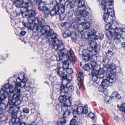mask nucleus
Wrapping results in <instances>:
<instances>
[{
	"label": "nucleus",
	"mask_w": 125,
	"mask_h": 125,
	"mask_svg": "<svg viewBox=\"0 0 125 125\" xmlns=\"http://www.w3.org/2000/svg\"><path fill=\"white\" fill-rule=\"evenodd\" d=\"M24 75L21 74L19 75L17 79L16 82L13 81L12 83L15 84V87L14 89V85H9L8 84H5L4 87L6 89H9V103H12V100L13 98L15 100V103L16 104L21 102L20 97L21 90L20 87L21 88L24 87L26 84V83L27 81L26 78L24 77Z\"/></svg>",
	"instance_id": "f257e3e1"
},
{
	"label": "nucleus",
	"mask_w": 125,
	"mask_h": 125,
	"mask_svg": "<svg viewBox=\"0 0 125 125\" xmlns=\"http://www.w3.org/2000/svg\"><path fill=\"white\" fill-rule=\"evenodd\" d=\"M58 57H56L57 61H60L63 59H67V61L65 60L63 63V67L58 66L55 69L57 75L62 78V81L64 79H68L67 75L65 73L66 69L68 68L70 63H72L73 64L75 63V61L70 57V53L65 49H63L62 50H60L58 53Z\"/></svg>",
	"instance_id": "f03ea898"
},
{
	"label": "nucleus",
	"mask_w": 125,
	"mask_h": 125,
	"mask_svg": "<svg viewBox=\"0 0 125 125\" xmlns=\"http://www.w3.org/2000/svg\"><path fill=\"white\" fill-rule=\"evenodd\" d=\"M43 35L47 39V42L53 46V48L56 50H63V44L61 41L57 39L58 35L53 32L48 25L44 26L43 28Z\"/></svg>",
	"instance_id": "7ed1b4c3"
},
{
	"label": "nucleus",
	"mask_w": 125,
	"mask_h": 125,
	"mask_svg": "<svg viewBox=\"0 0 125 125\" xmlns=\"http://www.w3.org/2000/svg\"><path fill=\"white\" fill-rule=\"evenodd\" d=\"M109 68L108 70L109 71L106 72V76H103V80L102 81V88H105L107 87L109 83H113L116 80V68L115 64L112 63L109 65Z\"/></svg>",
	"instance_id": "20e7f679"
},
{
	"label": "nucleus",
	"mask_w": 125,
	"mask_h": 125,
	"mask_svg": "<svg viewBox=\"0 0 125 125\" xmlns=\"http://www.w3.org/2000/svg\"><path fill=\"white\" fill-rule=\"evenodd\" d=\"M48 4V3L43 1L40 2L38 5V9L44 12L45 18L48 17L49 16L50 13L52 17L59 14V7L57 4L54 5L53 9L50 12H49V9L46 6Z\"/></svg>",
	"instance_id": "39448f33"
},
{
	"label": "nucleus",
	"mask_w": 125,
	"mask_h": 125,
	"mask_svg": "<svg viewBox=\"0 0 125 125\" xmlns=\"http://www.w3.org/2000/svg\"><path fill=\"white\" fill-rule=\"evenodd\" d=\"M112 26V25L110 23L106 25V29L105 33L106 36L108 37H114L115 40L118 41L119 42L120 41V38L121 37V34L122 33V29L116 28L115 29Z\"/></svg>",
	"instance_id": "423d86ee"
},
{
	"label": "nucleus",
	"mask_w": 125,
	"mask_h": 125,
	"mask_svg": "<svg viewBox=\"0 0 125 125\" xmlns=\"http://www.w3.org/2000/svg\"><path fill=\"white\" fill-rule=\"evenodd\" d=\"M32 5L31 6H28L26 8H21L20 10L23 17H28V19L29 22L33 24V23H35V19L38 17H35V11L32 9Z\"/></svg>",
	"instance_id": "0eeeda50"
},
{
	"label": "nucleus",
	"mask_w": 125,
	"mask_h": 125,
	"mask_svg": "<svg viewBox=\"0 0 125 125\" xmlns=\"http://www.w3.org/2000/svg\"><path fill=\"white\" fill-rule=\"evenodd\" d=\"M91 32L90 34L88 39L89 41V47L88 48V50L89 51L91 52H93L94 54L97 53V52L96 50L97 46V44L94 40H97V37L93 34V31Z\"/></svg>",
	"instance_id": "6e6552de"
},
{
	"label": "nucleus",
	"mask_w": 125,
	"mask_h": 125,
	"mask_svg": "<svg viewBox=\"0 0 125 125\" xmlns=\"http://www.w3.org/2000/svg\"><path fill=\"white\" fill-rule=\"evenodd\" d=\"M15 98H13L12 100V103H9V98H8V103L6 106L5 104L2 103V102H0L1 104H0V108L3 110H5L6 108H8L9 109V111L12 114L15 113V110H14V108L13 107V106H17L20 105L22 102L21 99V102L19 103H17L18 104H15V100L13 99H15Z\"/></svg>",
	"instance_id": "1a4fd4ad"
},
{
	"label": "nucleus",
	"mask_w": 125,
	"mask_h": 125,
	"mask_svg": "<svg viewBox=\"0 0 125 125\" xmlns=\"http://www.w3.org/2000/svg\"><path fill=\"white\" fill-rule=\"evenodd\" d=\"M13 6L17 8H26L32 5V2L30 0H14Z\"/></svg>",
	"instance_id": "9d476101"
},
{
	"label": "nucleus",
	"mask_w": 125,
	"mask_h": 125,
	"mask_svg": "<svg viewBox=\"0 0 125 125\" xmlns=\"http://www.w3.org/2000/svg\"><path fill=\"white\" fill-rule=\"evenodd\" d=\"M101 68H100L98 70H93L92 74V81L93 82V84L96 86L97 84H98L99 82L101 79L102 71H101Z\"/></svg>",
	"instance_id": "9b49d317"
},
{
	"label": "nucleus",
	"mask_w": 125,
	"mask_h": 125,
	"mask_svg": "<svg viewBox=\"0 0 125 125\" xmlns=\"http://www.w3.org/2000/svg\"><path fill=\"white\" fill-rule=\"evenodd\" d=\"M45 22L44 20L42 18L40 19L38 17H37L35 19V22L34 24V25L33 24V29H36L38 31H41V28L42 30L41 31L42 34L43 32V27L46 25H44L43 24Z\"/></svg>",
	"instance_id": "f8f14e48"
},
{
	"label": "nucleus",
	"mask_w": 125,
	"mask_h": 125,
	"mask_svg": "<svg viewBox=\"0 0 125 125\" xmlns=\"http://www.w3.org/2000/svg\"><path fill=\"white\" fill-rule=\"evenodd\" d=\"M69 76L70 77L69 79H64L62 81V83L61 85V87L60 88L61 91L60 93L62 94V92L67 93L68 92V84L70 83L72 78V76L71 74L69 75Z\"/></svg>",
	"instance_id": "ddd939ff"
},
{
	"label": "nucleus",
	"mask_w": 125,
	"mask_h": 125,
	"mask_svg": "<svg viewBox=\"0 0 125 125\" xmlns=\"http://www.w3.org/2000/svg\"><path fill=\"white\" fill-rule=\"evenodd\" d=\"M71 20L70 21L71 22H72V26L73 28L76 30L78 32L79 34H81L83 30V24H80L77 25L78 24L77 20L72 17H71Z\"/></svg>",
	"instance_id": "4468645a"
},
{
	"label": "nucleus",
	"mask_w": 125,
	"mask_h": 125,
	"mask_svg": "<svg viewBox=\"0 0 125 125\" xmlns=\"http://www.w3.org/2000/svg\"><path fill=\"white\" fill-rule=\"evenodd\" d=\"M72 98L71 94L68 93L61 95L59 97V100L60 102L61 103H71Z\"/></svg>",
	"instance_id": "2eb2a0df"
},
{
	"label": "nucleus",
	"mask_w": 125,
	"mask_h": 125,
	"mask_svg": "<svg viewBox=\"0 0 125 125\" xmlns=\"http://www.w3.org/2000/svg\"><path fill=\"white\" fill-rule=\"evenodd\" d=\"M87 106H85L84 107L82 106L78 107L76 110H74L73 112V116L76 118L77 116L74 115V114L76 113L77 114H87L88 112L87 109Z\"/></svg>",
	"instance_id": "dca6fc26"
},
{
	"label": "nucleus",
	"mask_w": 125,
	"mask_h": 125,
	"mask_svg": "<svg viewBox=\"0 0 125 125\" xmlns=\"http://www.w3.org/2000/svg\"><path fill=\"white\" fill-rule=\"evenodd\" d=\"M74 3L75 5L77 6V8L76 10H79L81 9L85 8L84 5V1L81 0H74Z\"/></svg>",
	"instance_id": "f3484780"
},
{
	"label": "nucleus",
	"mask_w": 125,
	"mask_h": 125,
	"mask_svg": "<svg viewBox=\"0 0 125 125\" xmlns=\"http://www.w3.org/2000/svg\"><path fill=\"white\" fill-rule=\"evenodd\" d=\"M75 13L77 16H82L83 17L87 16L89 14V13L86 10L85 8L79 10H75Z\"/></svg>",
	"instance_id": "a211bd4d"
},
{
	"label": "nucleus",
	"mask_w": 125,
	"mask_h": 125,
	"mask_svg": "<svg viewBox=\"0 0 125 125\" xmlns=\"http://www.w3.org/2000/svg\"><path fill=\"white\" fill-rule=\"evenodd\" d=\"M71 104V103H65L62 106L61 110L62 111L64 112L63 113V116H64L67 113L68 115L70 114L71 112L68 111H67V110L68 107H70Z\"/></svg>",
	"instance_id": "6ab92c4d"
},
{
	"label": "nucleus",
	"mask_w": 125,
	"mask_h": 125,
	"mask_svg": "<svg viewBox=\"0 0 125 125\" xmlns=\"http://www.w3.org/2000/svg\"><path fill=\"white\" fill-rule=\"evenodd\" d=\"M83 73L82 72H79L78 74H77L76 76L79 82L78 83V85L80 89H81V83L80 82V81H83Z\"/></svg>",
	"instance_id": "aec40b11"
},
{
	"label": "nucleus",
	"mask_w": 125,
	"mask_h": 125,
	"mask_svg": "<svg viewBox=\"0 0 125 125\" xmlns=\"http://www.w3.org/2000/svg\"><path fill=\"white\" fill-rule=\"evenodd\" d=\"M3 94H1L0 96V101L2 102L4 100L7 98L8 95L9 96V93L8 92L7 89H6L4 90H3Z\"/></svg>",
	"instance_id": "412c9836"
},
{
	"label": "nucleus",
	"mask_w": 125,
	"mask_h": 125,
	"mask_svg": "<svg viewBox=\"0 0 125 125\" xmlns=\"http://www.w3.org/2000/svg\"><path fill=\"white\" fill-rule=\"evenodd\" d=\"M20 119L19 118L15 117H12L11 120L9 121V124L10 125H14L15 124L17 125L19 123V121H20Z\"/></svg>",
	"instance_id": "4be33fe9"
},
{
	"label": "nucleus",
	"mask_w": 125,
	"mask_h": 125,
	"mask_svg": "<svg viewBox=\"0 0 125 125\" xmlns=\"http://www.w3.org/2000/svg\"><path fill=\"white\" fill-rule=\"evenodd\" d=\"M88 50H84L82 52V54L83 57H87L88 58L89 56L90 55H96V53L95 54H94L93 53L89 51Z\"/></svg>",
	"instance_id": "5701e85b"
},
{
	"label": "nucleus",
	"mask_w": 125,
	"mask_h": 125,
	"mask_svg": "<svg viewBox=\"0 0 125 125\" xmlns=\"http://www.w3.org/2000/svg\"><path fill=\"white\" fill-rule=\"evenodd\" d=\"M65 4L66 5V7L68 8L72 9L75 6V4L72 3V1L70 0H68L66 1Z\"/></svg>",
	"instance_id": "b1692460"
},
{
	"label": "nucleus",
	"mask_w": 125,
	"mask_h": 125,
	"mask_svg": "<svg viewBox=\"0 0 125 125\" xmlns=\"http://www.w3.org/2000/svg\"><path fill=\"white\" fill-rule=\"evenodd\" d=\"M92 31H91L90 32L87 31H84L82 34H81L82 35V38L83 39H86L88 38L91 32H92Z\"/></svg>",
	"instance_id": "393cba45"
},
{
	"label": "nucleus",
	"mask_w": 125,
	"mask_h": 125,
	"mask_svg": "<svg viewBox=\"0 0 125 125\" xmlns=\"http://www.w3.org/2000/svg\"><path fill=\"white\" fill-rule=\"evenodd\" d=\"M22 24L24 26L27 28L32 29L33 28V24L32 23H30L29 22L28 23H27L23 22Z\"/></svg>",
	"instance_id": "a878e982"
},
{
	"label": "nucleus",
	"mask_w": 125,
	"mask_h": 125,
	"mask_svg": "<svg viewBox=\"0 0 125 125\" xmlns=\"http://www.w3.org/2000/svg\"><path fill=\"white\" fill-rule=\"evenodd\" d=\"M59 7V13L60 14L61 13H62L65 11V7L63 5H58Z\"/></svg>",
	"instance_id": "bb28decb"
},
{
	"label": "nucleus",
	"mask_w": 125,
	"mask_h": 125,
	"mask_svg": "<svg viewBox=\"0 0 125 125\" xmlns=\"http://www.w3.org/2000/svg\"><path fill=\"white\" fill-rule=\"evenodd\" d=\"M65 116H63L64 117H62L61 119L60 122L58 123V125H65L66 122V120L65 118Z\"/></svg>",
	"instance_id": "cd10ccee"
},
{
	"label": "nucleus",
	"mask_w": 125,
	"mask_h": 125,
	"mask_svg": "<svg viewBox=\"0 0 125 125\" xmlns=\"http://www.w3.org/2000/svg\"><path fill=\"white\" fill-rule=\"evenodd\" d=\"M83 28L85 30L89 29L90 27V23H89L83 22Z\"/></svg>",
	"instance_id": "c85d7f7f"
},
{
	"label": "nucleus",
	"mask_w": 125,
	"mask_h": 125,
	"mask_svg": "<svg viewBox=\"0 0 125 125\" xmlns=\"http://www.w3.org/2000/svg\"><path fill=\"white\" fill-rule=\"evenodd\" d=\"M19 122L18 125H36V123L34 121H33L29 125H27L25 122H21L20 121Z\"/></svg>",
	"instance_id": "c756f323"
},
{
	"label": "nucleus",
	"mask_w": 125,
	"mask_h": 125,
	"mask_svg": "<svg viewBox=\"0 0 125 125\" xmlns=\"http://www.w3.org/2000/svg\"><path fill=\"white\" fill-rule=\"evenodd\" d=\"M107 2L105 0H103L102 1V8L104 11L106 10V4Z\"/></svg>",
	"instance_id": "7c9ffc66"
},
{
	"label": "nucleus",
	"mask_w": 125,
	"mask_h": 125,
	"mask_svg": "<svg viewBox=\"0 0 125 125\" xmlns=\"http://www.w3.org/2000/svg\"><path fill=\"white\" fill-rule=\"evenodd\" d=\"M71 35V33L70 31L67 30L64 33L63 36L64 38H66L70 36Z\"/></svg>",
	"instance_id": "2f4dec72"
},
{
	"label": "nucleus",
	"mask_w": 125,
	"mask_h": 125,
	"mask_svg": "<svg viewBox=\"0 0 125 125\" xmlns=\"http://www.w3.org/2000/svg\"><path fill=\"white\" fill-rule=\"evenodd\" d=\"M109 15L107 13H105L103 15V18L104 21L105 22L107 21L108 20Z\"/></svg>",
	"instance_id": "473e14b6"
},
{
	"label": "nucleus",
	"mask_w": 125,
	"mask_h": 125,
	"mask_svg": "<svg viewBox=\"0 0 125 125\" xmlns=\"http://www.w3.org/2000/svg\"><path fill=\"white\" fill-rule=\"evenodd\" d=\"M78 124V121L76 119H73L71 121L70 125H77Z\"/></svg>",
	"instance_id": "72a5a7b5"
},
{
	"label": "nucleus",
	"mask_w": 125,
	"mask_h": 125,
	"mask_svg": "<svg viewBox=\"0 0 125 125\" xmlns=\"http://www.w3.org/2000/svg\"><path fill=\"white\" fill-rule=\"evenodd\" d=\"M111 100L109 96H106L104 97V100L106 103H109Z\"/></svg>",
	"instance_id": "f704fd0d"
},
{
	"label": "nucleus",
	"mask_w": 125,
	"mask_h": 125,
	"mask_svg": "<svg viewBox=\"0 0 125 125\" xmlns=\"http://www.w3.org/2000/svg\"><path fill=\"white\" fill-rule=\"evenodd\" d=\"M106 66H104L103 68H102V74L104 73L105 72L109 71L108 70V68Z\"/></svg>",
	"instance_id": "c9c22d12"
},
{
	"label": "nucleus",
	"mask_w": 125,
	"mask_h": 125,
	"mask_svg": "<svg viewBox=\"0 0 125 125\" xmlns=\"http://www.w3.org/2000/svg\"><path fill=\"white\" fill-rule=\"evenodd\" d=\"M117 91H115L112 94L111 96L110 97L111 99L112 100L113 99H114V97L116 98V94H117Z\"/></svg>",
	"instance_id": "e433bc0d"
},
{
	"label": "nucleus",
	"mask_w": 125,
	"mask_h": 125,
	"mask_svg": "<svg viewBox=\"0 0 125 125\" xmlns=\"http://www.w3.org/2000/svg\"><path fill=\"white\" fill-rule=\"evenodd\" d=\"M91 65L92 67L94 68V69L95 70H96L95 69V66L96 65V62L94 61H92L91 62Z\"/></svg>",
	"instance_id": "4c0bfd02"
},
{
	"label": "nucleus",
	"mask_w": 125,
	"mask_h": 125,
	"mask_svg": "<svg viewBox=\"0 0 125 125\" xmlns=\"http://www.w3.org/2000/svg\"><path fill=\"white\" fill-rule=\"evenodd\" d=\"M70 83H69L68 84V90L70 92H72L73 91V90L74 88L73 86L72 85H70Z\"/></svg>",
	"instance_id": "58836bf2"
},
{
	"label": "nucleus",
	"mask_w": 125,
	"mask_h": 125,
	"mask_svg": "<svg viewBox=\"0 0 125 125\" xmlns=\"http://www.w3.org/2000/svg\"><path fill=\"white\" fill-rule=\"evenodd\" d=\"M88 116L91 118L93 120H94L95 118L94 114L93 113H90L88 115Z\"/></svg>",
	"instance_id": "ea45409f"
},
{
	"label": "nucleus",
	"mask_w": 125,
	"mask_h": 125,
	"mask_svg": "<svg viewBox=\"0 0 125 125\" xmlns=\"http://www.w3.org/2000/svg\"><path fill=\"white\" fill-rule=\"evenodd\" d=\"M108 60L106 59H104L103 60V64L104 66H107Z\"/></svg>",
	"instance_id": "a19ab883"
},
{
	"label": "nucleus",
	"mask_w": 125,
	"mask_h": 125,
	"mask_svg": "<svg viewBox=\"0 0 125 125\" xmlns=\"http://www.w3.org/2000/svg\"><path fill=\"white\" fill-rule=\"evenodd\" d=\"M84 69L86 71H88L90 69V66L88 64H86L84 66Z\"/></svg>",
	"instance_id": "79ce46f5"
},
{
	"label": "nucleus",
	"mask_w": 125,
	"mask_h": 125,
	"mask_svg": "<svg viewBox=\"0 0 125 125\" xmlns=\"http://www.w3.org/2000/svg\"><path fill=\"white\" fill-rule=\"evenodd\" d=\"M113 52L112 51L110 50H109L108 52L106 53V55L107 56H109L110 57H111L113 55Z\"/></svg>",
	"instance_id": "37998d69"
},
{
	"label": "nucleus",
	"mask_w": 125,
	"mask_h": 125,
	"mask_svg": "<svg viewBox=\"0 0 125 125\" xmlns=\"http://www.w3.org/2000/svg\"><path fill=\"white\" fill-rule=\"evenodd\" d=\"M125 110V104H123L120 108L121 111L123 112Z\"/></svg>",
	"instance_id": "c03bdc74"
},
{
	"label": "nucleus",
	"mask_w": 125,
	"mask_h": 125,
	"mask_svg": "<svg viewBox=\"0 0 125 125\" xmlns=\"http://www.w3.org/2000/svg\"><path fill=\"white\" fill-rule=\"evenodd\" d=\"M110 16L113 17L115 15V12L113 10H111V12L109 13V14Z\"/></svg>",
	"instance_id": "a18cd8bd"
},
{
	"label": "nucleus",
	"mask_w": 125,
	"mask_h": 125,
	"mask_svg": "<svg viewBox=\"0 0 125 125\" xmlns=\"http://www.w3.org/2000/svg\"><path fill=\"white\" fill-rule=\"evenodd\" d=\"M66 69V71L69 74H71L73 73V70L71 68H68Z\"/></svg>",
	"instance_id": "49530a36"
},
{
	"label": "nucleus",
	"mask_w": 125,
	"mask_h": 125,
	"mask_svg": "<svg viewBox=\"0 0 125 125\" xmlns=\"http://www.w3.org/2000/svg\"><path fill=\"white\" fill-rule=\"evenodd\" d=\"M75 104L76 106H82V105L81 102L80 101H78L76 102L75 103Z\"/></svg>",
	"instance_id": "de8ad7c7"
},
{
	"label": "nucleus",
	"mask_w": 125,
	"mask_h": 125,
	"mask_svg": "<svg viewBox=\"0 0 125 125\" xmlns=\"http://www.w3.org/2000/svg\"><path fill=\"white\" fill-rule=\"evenodd\" d=\"M29 110L27 108H24L23 110V112L26 113H28L29 112Z\"/></svg>",
	"instance_id": "09e8293b"
},
{
	"label": "nucleus",
	"mask_w": 125,
	"mask_h": 125,
	"mask_svg": "<svg viewBox=\"0 0 125 125\" xmlns=\"http://www.w3.org/2000/svg\"><path fill=\"white\" fill-rule=\"evenodd\" d=\"M103 93L105 95H106L108 94V92L107 90L106 89H104L103 91Z\"/></svg>",
	"instance_id": "8fccbe9b"
},
{
	"label": "nucleus",
	"mask_w": 125,
	"mask_h": 125,
	"mask_svg": "<svg viewBox=\"0 0 125 125\" xmlns=\"http://www.w3.org/2000/svg\"><path fill=\"white\" fill-rule=\"evenodd\" d=\"M112 22L113 25H114V26L116 25L117 23V22L114 19L112 20Z\"/></svg>",
	"instance_id": "3c124183"
},
{
	"label": "nucleus",
	"mask_w": 125,
	"mask_h": 125,
	"mask_svg": "<svg viewBox=\"0 0 125 125\" xmlns=\"http://www.w3.org/2000/svg\"><path fill=\"white\" fill-rule=\"evenodd\" d=\"M26 31H22L21 32L20 34L22 36H24L26 34Z\"/></svg>",
	"instance_id": "603ef678"
},
{
	"label": "nucleus",
	"mask_w": 125,
	"mask_h": 125,
	"mask_svg": "<svg viewBox=\"0 0 125 125\" xmlns=\"http://www.w3.org/2000/svg\"><path fill=\"white\" fill-rule=\"evenodd\" d=\"M56 107L57 109L58 110L60 109L61 108V107L60 106V104H59L56 105Z\"/></svg>",
	"instance_id": "864d4df0"
},
{
	"label": "nucleus",
	"mask_w": 125,
	"mask_h": 125,
	"mask_svg": "<svg viewBox=\"0 0 125 125\" xmlns=\"http://www.w3.org/2000/svg\"><path fill=\"white\" fill-rule=\"evenodd\" d=\"M116 98L118 99H119L121 98V96L120 95V94H118V92L117 93V94H116Z\"/></svg>",
	"instance_id": "5fc2aeb1"
},
{
	"label": "nucleus",
	"mask_w": 125,
	"mask_h": 125,
	"mask_svg": "<svg viewBox=\"0 0 125 125\" xmlns=\"http://www.w3.org/2000/svg\"><path fill=\"white\" fill-rule=\"evenodd\" d=\"M56 4H57L58 5H59L58 4H60L61 2L62 1V0H56Z\"/></svg>",
	"instance_id": "6e6d98bb"
},
{
	"label": "nucleus",
	"mask_w": 125,
	"mask_h": 125,
	"mask_svg": "<svg viewBox=\"0 0 125 125\" xmlns=\"http://www.w3.org/2000/svg\"><path fill=\"white\" fill-rule=\"evenodd\" d=\"M113 10V9L112 8H108L107 9V11L108 13L109 14V13L111 12V10Z\"/></svg>",
	"instance_id": "4d7b16f0"
},
{
	"label": "nucleus",
	"mask_w": 125,
	"mask_h": 125,
	"mask_svg": "<svg viewBox=\"0 0 125 125\" xmlns=\"http://www.w3.org/2000/svg\"><path fill=\"white\" fill-rule=\"evenodd\" d=\"M113 3V0H109V6H111L112 4Z\"/></svg>",
	"instance_id": "13d9d810"
},
{
	"label": "nucleus",
	"mask_w": 125,
	"mask_h": 125,
	"mask_svg": "<svg viewBox=\"0 0 125 125\" xmlns=\"http://www.w3.org/2000/svg\"><path fill=\"white\" fill-rule=\"evenodd\" d=\"M98 89L99 92H102V86L101 85H100L98 87Z\"/></svg>",
	"instance_id": "bf43d9fd"
},
{
	"label": "nucleus",
	"mask_w": 125,
	"mask_h": 125,
	"mask_svg": "<svg viewBox=\"0 0 125 125\" xmlns=\"http://www.w3.org/2000/svg\"><path fill=\"white\" fill-rule=\"evenodd\" d=\"M25 89L27 90H30L31 88L30 86H29L25 87Z\"/></svg>",
	"instance_id": "052dcab7"
},
{
	"label": "nucleus",
	"mask_w": 125,
	"mask_h": 125,
	"mask_svg": "<svg viewBox=\"0 0 125 125\" xmlns=\"http://www.w3.org/2000/svg\"><path fill=\"white\" fill-rule=\"evenodd\" d=\"M9 114V113L8 112H6L4 114V115L5 116H7Z\"/></svg>",
	"instance_id": "680f3d73"
},
{
	"label": "nucleus",
	"mask_w": 125,
	"mask_h": 125,
	"mask_svg": "<svg viewBox=\"0 0 125 125\" xmlns=\"http://www.w3.org/2000/svg\"><path fill=\"white\" fill-rule=\"evenodd\" d=\"M3 112V111L1 109H0V116L2 117V114Z\"/></svg>",
	"instance_id": "e2e57ef3"
},
{
	"label": "nucleus",
	"mask_w": 125,
	"mask_h": 125,
	"mask_svg": "<svg viewBox=\"0 0 125 125\" xmlns=\"http://www.w3.org/2000/svg\"><path fill=\"white\" fill-rule=\"evenodd\" d=\"M42 0H34L35 2L36 3H40Z\"/></svg>",
	"instance_id": "0e129e2a"
},
{
	"label": "nucleus",
	"mask_w": 125,
	"mask_h": 125,
	"mask_svg": "<svg viewBox=\"0 0 125 125\" xmlns=\"http://www.w3.org/2000/svg\"><path fill=\"white\" fill-rule=\"evenodd\" d=\"M122 46L123 48L125 47V42L122 43Z\"/></svg>",
	"instance_id": "69168bd1"
},
{
	"label": "nucleus",
	"mask_w": 125,
	"mask_h": 125,
	"mask_svg": "<svg viewBox=\"0 0 125 125\" xmlns=\"http://www.w3.org/2000/svg\"><path fill=\"white\" fill-rule=\"evenodd\" d=\"M76 93L78 96H79L80 95V92L79 90H77L76 91Z\"/></svg>",
	"instance_id": "338daca9"
},
{
	"label": "nucleus",
	"mask_w": 125,
	"mask_h": 125,
	"mask_svg": "<svg viewBox=\"0 0 125 125\" xmlns=\"http://www.w3.org/2000/svg\"><path fill=\"white\" fill-rule=\"evenodd\" d=\"M122 32H124L125 33V28H122Z\"/></svg>",
	"instance_id": "774afa93"
}]
</instances>
